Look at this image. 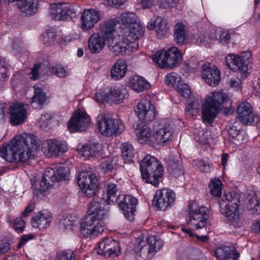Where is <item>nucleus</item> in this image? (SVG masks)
Instances as JSON below:
<instances>
[{
	"instance_id": "obj_7",
	"label": "nucleus",
	"mask_w": 260,
	"mask_h": 260,
	"mask_svg": "<svg viewBox=\"0 0 260 260\" xmlns=\"http://www.w3.org/2000/svg\"><path fill=\"white\" fill-rule=\"evenodd\" d=\"M97 124L100 133L106 137L119 135L124 131L125 128L120 120L103 115L98 117Z\"/></svg>"
},
{
	"instance_id": "obj_27",
	"label": "nucleus",
	"mask_w": 260,
	"mask_h": 260,
	"mask_svg": "<svg viewBox=\"0 0 260 260\" xmlns=\"http://www.w3.org/2000/svg\"><path fill=\"white\" fill-rule=\"evenodd\" d=\"M215 256L221 260H238L240 253L234 246L218 247L215 251Z\"/></svg>"
},
{
	"instance_id": "obj_5",
	"label": "nucleus",
	"mask_w": 260,
	"mask_h": 260,
	"mask_svg": "<svg viewBox=\"0 0 260 260\" xmlns=\"http://www.w3.org/2000/svg\"><path fill=\"white\" fill-rule=\"evenodd\" d=\"M240 195L236 192L224 194L218 203L221 213L226 217L229 221L238 225L240 214L238 209L240 206Z\"/></svg>"
},
{
	"instance_id": "obj_14",
	"label": "nucleus",
	"mask_w": 260,
	"mask_h": 260,
	"mask_svg": "<svg viewBox=\"0 0 260 260\" xmlns=\"http://www.w3.org/2000/svg\"><path fill=\"white\" fill-rule=\"evenodd\" d=\"M134 110L142 122L145 123L153 120L156 115L154 106L147 99L140 100Z\"/></svg>"
},
{
	"instance_id": "obj_56",
	"label": "nucleus",
	"mask_w": 260,
	"mask_h": 260,
	"mask_svg": "<svg viewBox=\"0 0 260 260\" xmlns=\"http://www.w3.org/2000/svg\"><path fill=\"white\" fill-rule=\"evenodd\" d=\"M68 168L64 167H59L55 170L56 176L57 177V182L61 180H66L68 174Z\"/></svg>"
},
{
	"instance_id": "obj_30",
	"label": "nucleus",
	"mask_w": 260,
	"mask_h": 260,
	"mask_svg": "<svg viewBox=\"0 0 260 260\" xmlns=\"http://www.w3.org/2000/svg\"><path fill=\"white\" fill-rule=\"evenodd\" d=\"M167 61L164 65L168 66V68H173L177 66L182 60L181 52L176 47H172L168 50H165Z\"/></svg>"
},
{
	"instance_id": "obj_15",
	"label": "nucleus",
	"mask_w": 260,
	"mask_h": 260,
	"mask_svg": "<svg viewBox=\"0 0 260 260\" xmlns=\"http://www.w3.org/2000/svg\"><path fill=\"white\" fill-rule=\"evenodd\" d=\"M90 119L85 113L75 112L68 123V129L71 133L82 132L88 126Z\"/></svg>"
},
{
	"instance_id": "obj_40",
	"label": "nucleus",
	"mask_w": 260,
	"mask_h": 260,
	"mask_svg": "<svg viewBox=\"0 0 260 260\" xmlns=\"http://www.w3.org/2000/svg\"><path fill=\"white\" fill-rule=\"evenodd\" d=\"M213 37V35L208 32H205L204 34L194 35L193 36V41L199 45L210 47L214 41Z\"/></svg>"
},
{
	"instance_id": "obj_58",
	"label": "nucleus",
	"mask_w": 260,
	"mask_h": 260,
	"mask_svg": "<svg viewBox=\"0 0 260 260\" xmlns=\"http://www.w3.org/2000/svg\"><path fill=\"white\" fill-rule=\"evenodd\" d=\"M93 99L98 103H102L105 101L108 102L107 93L104 92L103 90H99L96 92Z\"/></svg>"
},
{
	"instance_id": "obj_28",
	"label": "nucleus",
	"mask_w": 260,
	"mask_h": 260,
	"mask_svg": "<svg viewBox=\"0 0 260 260\" xmlns=\"http://www.w3.org/2000/svg\"><path fill=\"white\" fill-rule=\"evenodd\" d=\"M39 0H21L16 5L18 9L25 16L33 15L38 10Z\"/></svg>"
},
{
	"instance_id": "obj_8",
	"label": "nucleus",
	"mask_w": 260,
	"mask_h": 260,
	"mask_svg": "<svg viewBox=\"0 0 260 260\" xmlns=\"http://www.w3.org/2000/svg\"><path fill=\"white\" fill-rule=\"evenodd\" d=\"M101 220L92 215H87L84 217L80 227V233L83 237L92 238L102 233L104 228Z\"/></svg>"
},
{
	"instance_id": "obj_3",
	"label": "nucleus",
	"mask_w": 260,
	"mask_h": 260,
	"mask_svg": "<svg viewBox=\"0 0 260 260\" xmlns=\"http://www.w3.org/2000/svg\"><path fill=\"white\" fill-rule=\"evenodd\" d=\"M140 234L136 238L133 245V250L137 256L145 260H149L153 257L156 252L159 250L162 246V241L157 239L154 236L145 237Z\"/></svg>"
},
{
	"instance_id": "obj_50",
	"label": "nucleus",
	"mask_w": 260,
	"mask_h": 260,
	"mask_svg": "<svg viewBox=\"0 0 260 260\" xmlns=\"http://www.w3.org/2000/svg\"><path fill=\"white\" fill-rule=\"evenodd\" d=\"M53 117L50 114L45 113L42 114L38 120L39 126L45 131L52 123Z\"/></svg>"
},
{
	"instance_id": "obj_39",
	"label": "nucleus",
	"mask_w": 260,
	"mask_h": 260,
	"mask_svg": "<svg viewBox=\"0 0 260 260\" xmlns=\"http://www.w3.org/2000/svg\"><path fill=\"white\" fill-rule=\"evenodd\" d=\"M102 148V146L100 143H93L83 146L81 151L82 155L85 157H93L98 154Z\"/></svg>"
},
{
	"instance_id": "obj_47",
	"label": "nucleus",
	"mask_w": 260,
	"mask_h": 260,
	"mask_svg": "<svg viewBox=\"0 0 260 260\" xmlns=\"http://www.w3.org/2000/svg\"><path fill=\"white\" fill-rule=\"evenodd\" d=\"M165 82L167 85H172L175 89L182 82L181 78L174 72L168 74L165 78Z\"/></svg>"
},
{
	"instance_id": "obj_21",
	"label": "nucleus",
	"mask_w": 260,
	"mask_h": 260,
	"mask_svg": "<svg viewBox=\"0 0 260 260\" xmlns=\"http://www.w3.org/2000/svg\"><path fill=\"white\" fill-rule=\"evenodd\" d=\"M238 118L241 121L246 124H251L254 122V116L251 105L246 102H242L237 109Z\"/></svg>"
},
{
	"instance_id": "obj_63",
	"label": "nucleus",
	"mask_w": 260,
	"mask_h": 260,
	"mask_svg": "<svg viewBox=\"0 0 260 260\" xmlns=\"http://www.w3.org/2000/svg\"><path fill=\"white\" fill-rule=\"evenodd\" d=\"M40 68L41 64H36L31 69V71L30 72V74L31 75V78L34 80H36L39 78L40 76L39 70H40Z\"/></svg>"
},
{
	"instance_id": "obj_34",
	"label": "nucleus",
	"mask_w": 260,
	"mask_h": 260,
	"mask_svg": "<svg viewBox=\"0 0 260 260\" xmlns=\"http://www.w3.org/2000/svg\"><path fill=\"white\" fill-rule=\"evenodd\" d=\"M247 198V208L249 214L257 215L260 213V192H253Z\"/></svg>"
},
{
	"instance_id": "obj_52",
	"label": "nucleus",
	"mask_w": 260,
	"mask_h": 260,
	"mask_svg": "<svg viewBox=\"0 0 260 260\" xmlns=\"http://www.w3.org/2000/svg\"><path fill=\"white\" fill-rule=\"evenodd\" d=\"M200 255V251L198 249H188L185 252L184 257L182 260H200L199 258Z\"/></svg>"
},
{
	"instance_id": "obj_23",
	"label": "nucleus",
	"mask_w": 260,
	"mask_h": 260,
	"mask_svg": "<svg viewBox=\"0 0 260 260\" xmlns=\"http://www.w3.org/2000/svg\"><path fill=\"white\" fill-rule=\"evenodd\" d=\"M119 33L122 36L125 37V40L131 43L137 44V41L142 37L144 30L140 25H136V26L129 28H122L119 30Z\"/></svg>"
},
{
	"instance_id": "obj_18",
	"label": "nucleus",
	"mask_w": 260,
	"mask_h": 260,
	"mask_svg": "<svg viewBox=\"0 0 260 260\" xmlns=\"http://www.w3.org/2000/svg\"><path fill=\"white\" fill-rule=\"evenodd\" d=\"M154 127L153 137L158 143L165 144L172 139L173 129L170 123L161 122L155 125Z\"/></svg>"
},
{
	"instance_id": "obj_60",
	"label": "nucleus",
	"mask_w": 260,
	"mask_h": 260,
	"mask_svg": "<svg viewBox=\"0 0 260 260\" xmlns=\"http://www.w3.org/2000/svg\"><path fill=\"white\" fill-rule=\"evenodd\" d=\"M67 7L69 8V10L67 11L66 12H62L63 15L66 17V20L69 19H72L76 18L77 16V12L75 11L73 6L67 5Z\"/></svg>"
},
{
	"instance_id": "obj_12",
	"label": "nucleus",
	"mask_w": 260,
	"mask_h": 260,
	"mask_svg": "<svg viewBox=\"0 0 260 260\" xmlns=\"http://www.w3.org/2000/svg\"><path fill=\"white\" fill-rule=\"evenodd\" d=\"M176 196L173 191L164 188L155 192L152 205L157 209L165 211L174 204Z\"/></svg>"
},
{
	"instance_id": "obj_64",
	"label": "nucleus",
	"mask_w": 260,
	"mask_h": 260,
	"mask_svg": "<svg viewBox=\"0 0 260 260\" xmlns=\"http://www.w3.org/2000/svg\"><path fill=\"white\" fill-rule=\"evenodd\" d=\"M47 37L50 43H54L59 40V36L57 35L56 32L52 30H48L47 33Z\"/></svg>"
},
{
	"instance_id": "obj_6",
	"label": "nucleus",
	"mask_w": 260,
	"mask_h": 260,
	"mask_svg": "<svg viewBox=\"0 0 260 260\" xmlns=\"http://www.w3.org/2000/svg\"><path fill=\"white\" fill-rule=\"evenodd\" d=\"M208 209L194 202L188 206V224L191 225L193 229H201L205 226L208 219Z\"/></svg>"
},
{
	"instance_id": "obj_54",
	"label": "nucleus",
	"mask_w": 260,
	"mask_h": 260,
	"mask_svg": "<svg viewBox=\"0 0 260 260\" xmlns=\"http://www.w3.org/2000/svg\"><path fill=\"white\" fill-rule=\"evenodd\" d=\"M199 108V104L198 101H193L189 103L187 106L185 112L186 114L191 117H193L197 114Z\"/></svg>"
},
{
	"instance_id": "obj_44",
	"label": "nucleus",
	"mask_w": 260,
	"mask_h": 260,
	"mask_svg": "<svg viewBox=\"0 0 260 260\" xmlns=\"http://www.w3.org/2000/svg\"><path fill=\"white\" fill-rule=\"evenodd\" d=\"M155 31L157 35L160 36L165 35L169 30V26L166 20L161 17H157L155 19Z\"/></svg>"
},
{
	"instance_id": "obj_48",
	"label": "nucleus",
	"mask_w": 260,
	"mask_h": 260,
	"mask_svg": "<svg viewBox=\"0 0 260 260\" xmlns=\"http://www.w3.org/2000/svg\"><path fill=\"white\" fill-rule=\"evenodd\" d=\"M122 39L121 41L118 42L120 48L122 50V55L129 53L133 49H136L138 46V44H133L125 40V37L122 36Z\"/></svg>"
},
{
	"instance_id": "obj_37",
	"label": "nucleus",
	"mask_w": 260,
	"mask_h": 260,
	"mask_svg": "<svg viewBox=\"0 0 260 260\" xmlns=\"http://www.w3.org/2000/svg\"><path fill=\"white\" fill-rule=\"evenodd\" d=\"M119 24V21L117 18L108 20L101 25V30L108 39H112L116 25Z\"/></svg>"
},
{
	"instance_id": "obj_2",
	"label": "nucleus",
	"mask_w": 260,
	"mask_h": 260,
	"mask_svg": "<svg viewBox=\"0 0 260 260\" xmlns=\"http://www.w3.org/2000/svg\"><path fill=\"white\" fill-rule=\"evenodd\" d=\"M231 102L223 92H215L202 106V119L208 123L213 122L222 108L230 106Z\"/></svg>"
},
{
	"instance_id": "obj_57",
	"label": "nucleus",
	"mask_w": 260,
	"mask_h": 260,
	"mask_svg": "<svg viewBox=\"0 0 260 260\" xmlns=\"http://www.w3.org/2000/svg\"><path fill=\"white\" fill-rule=\"evenodd\" d=\"M101 168L104 173H107L112 170V160L110 158H107L104 160L101 165Z\"/></svg>"
},
{
	"instance_id": "obj_29",
	"label": "nucleus",
	"mask_w": 260,
	"mask_h": 260,
	"mask_svg": "<svg viewBox=\"0 0 260 260\" xmlns=\"http://www.w3.org/2000/svg\"><path fill=\"white\" fill-rule=\"evenodd\" d=\"M34 95L29 101L31 107L36 109H41L47 103V97L43 91L42 86L40 84H35L34 86Z\"/></svg>"
},
{
	"instance_id": "obj_22",
	"label": "nucleus",
	"mask_w": 260,
	"mask_h": 260,
	"mask_svg": "<svg viewBox=\"0 0 260 260\" xmlns=\"http://www.w3.org/2000/svg\"><path fill=\"white\" fill-rule=\"evenodd\" d=\"M94 198L89 207L90 212L88 215H92L95 218L102 220L107 215L108 210L105 208L104 201L102 199L93 196Z\"/></svg>"
},
{
	"instance_id": "obj_20",
	"label": "nucleus",
	"mask_w": 260,
	"mask_h": 260,
	"mask_svg": "<svg viewBox=\"0 0 260 260\" xmlns=\"http://www.w3.org/2000/svg\"><path fill=\"white\" fill-rule=\"evenodd\" d=\"M10 121L13 125L24 123L27 118V112L23 103H15L9 108Z\"/></svg>"
},
{
	"instance_id": "obj_24",
	"label": "nucleus",
	"mask_w": 260,
	"mask_h": 260,
	"mask_svg": "<svg viewBox=\"0 0 260 260\" xmlns=\"http://www.w3.org/2000/svg\"><path fill=\"white\" fill-rule=\"evenodd\" d=\"M106 40L103 35L94 33L88 39V49L92 54L100 53L105 46Z\"/></svg>"
},
{
	"instance_id": "obj_35",
	"label": "nucleus",
	"mask_w": 260,
	"mask_h": 260,
	"mask_svg": "<svg viewBox=\"0 0 260 260\" xmlns=\"http://www.w3.org/2000/svg\"><path fill=\"white\" fill-rule=\"evenodd\" d=\"M118 190L117 185L114 183L107 182L105 185L104 194L106 196L105 198L108 204H114L117 201Z\"/></svg>"
},
{
	"instance_id": "obj_59",
	"label": "nucleus",
	"mask_w": 260,
	"mask_h": 260,
	"mask_svg": "<svg viewBox=\"0 0 260 260\" xmlns=\"http://www.w3.org/2000/svg\"><path fill=\"white\" fill-rule=\"evenodd\" d=\"M5 59L0 56V82L5 80L7 76V68L6 67Z\"/></svg>"
},
{
	"instance_id": "obj_49",
	"label": "nucleus",
	"mask_w": 260,
	"mask_h": 260,
	"mask_svg": "<svg viewBox=\"0 0 260 260\" xmlns=\"http://www.w3.org/2000/svg\"><path fill=\"white\" fill-rule=\"evenodd\" d=\"M222 183L218 179H215L210 181L209 185L210 191L214 197H219L221 194Z\"/></svg>"
},
{
	"instance_id": "obj_43",
	"label": "nucleus",
	"mask_w": 260,
	"mask_h": 260,
	"mask_svg": "<svg viewBox=\"0 0 260 260\" xmlns=\"http://www.w3.org/2000/svg\"><path fill=\"white\" fill-rule=\"evenodd\" d=\"M168 170L175 177H178L183 174L178 158L171 157L169 159Z\"/></svg>"
},
{
	"instance_id": "obj_38",
	"label": "nucleus",
	"mask_w": 260,
	"mask_h": 260,
	"mask_svg": "<svg viewBox=\"0 0 260 260\" xmlns=\"http://www.w3.org/2000/svg\"><path fill=\"white\" fill-rule=\"evenodd\" d=\"M45 145L50 155H56V147H59V150L61 152H66L67 150V144L65 142L56 140H47Z\"/></svg>"
},
{
	"instance_id": "obj_11",
	"label": "nucleus",
	"mask_w": 260,
	"mask_h": 260,
	"mask_svg": "<svg viewBox=\"0 0 260 260\" xmlns=\"http://www.w3.org/2000/svg\"><path fill=\"white\" fill-rule=\"evenodd\" d=\"M251 59V53L249 51H246L239 55H228L225 57V62L231 70L246 73L248 70V67Z\"/></svg>"
},
{
	"instance_id": "obj_51",
	"label": "nucleus",
	"mask_w": 260,
	"mask_h": 260,
	"mask_svg": "<svg viewBox=\"0 0 260 260\" xmlns=\"http://www.w3.org/2000/svg\"><path fill=\"white\" fill-rule=\"evenodd\" d=\"M178 92L184 98L188 99L191 95V89L189 85L183 82L176 88Z\"/></svg>"
},
{
	"instance_id": "obj_55",
	"label": "nucleus",
	"mask_w": 260,
	"mask_h": 260,
	"mask_svg": "<svg viewBox=\"0 0 260 260\" xmlns=\"http://www.w3.org/2000/svg\"><path fill=\"white\" fill-rule=\"evenodd\" d=\"M194 165L197 166L201 172L209 173L211 171L210 165L203 160H197L193 161Z\"/></svg>"
},
{
	"instance_id": "obj_53",
	"label": "nucleus",
	"mask_w": 260,
	"mask_h": 260,
	"mask_svg": "<svg viewBox=\"0 0 260 260\" xmlns=\"http://www.w3.org/2000/svg\"><path fill=\"white\" fill-rule=\"evenodd\" d=\"M54 260H75V254L72 250L60 251L56 254Z\"/></svg>"
},
{
	"instance_id": "obj_9",
	"label": "nucleus",
	"mask_w": 260,
	"mask_h": 260,
	"mask_svg": "<svg viewBox=\"0 0 260 260\" xmlns=\"http://www.w3.org/2000/svg\"><path fill=\"white\" fill-rule=\"evenodd\" d=\"M57 178L56 176L55 170L52 168L47 169L42 177L41 179L39 180L36 177L31 180V189L32 192L37 197L40 194L47 190L52 182H57Z\"/></svg>"
},
{
	"instance_id": "obj_62",
	"label": "nucleus",
	"mask_w": 260,
	"mask_h": 260,
	"mask_svg": "<svg viewBox=\"0 0 260 260\" xmlns=\"http://www.w3.org/2000/svg\"><path fill=\"white\" fill-rule=\"evenodd\" d=\"M219 38H217L219 40V42L222 44H225L230 39V34L227 31H221L218 32Z\"/></svg>"
},
{
	"instance_id": "obj_26",
	"label": "nucleus",
	"mask_w": 260,
	"mask_h": 260,
	"mask_svg": "<svg viewBox=\"0 0 260 260\" xmlns=\"http://www.w3.org/2000/svg\"><path fill=\"white\" fill-rule=\"evenodd\" d=\"M51 220V213L47 210H43L33 217L31 224L34 228L44 229L49 227Z\"/></svg>"
},
{
	"instance_id": "obj_10",
	"label": "nucleus",
	"mask_w": 260,
	"mask_h": 260,
	"mask_svg": "<svg viewBox=\"0 0 260 260\" xmlns=\"http://www.w3.org/2000/svg\"><path fill=\"white\" fill-rule=\"evenodd\" d=\"M77 182L85 196L90 198L95 196L98 187V179L94 173L89 171L80 172L77 178Z\"/></svg>"
},
{
	"instance_id": "obj_25",
	"label": "nucleus",
	"mask_w": 260,
	"mask_h": 260,
	"mask_svg": "<svg viewBox=\"0 0 260 260\" xmlns=\"http://www.w3.org/2000/svg\"><path fill=\"white\" fill-rule=\"evenodd\" d=\"M108 101L116 104L122 103L124 99L128 96L125 88L120 86H114L110 89L107 93Z\"/></svg>"
},
{
	"instance_id": "obj_46",
	"label": "nucleus",
	"mask_w": 260,
	"mask_h": 260,
	"mask_svg": "<svg viewBox=\"0 0 260 260\" xmlns=\"http://www.w3.org/2000/svg\"><path fill=\"white\" fill-rule=\"evenodd\" d=\"M152 59L154 63L161 68H168V66L164 63L167 61V57L165 50L157 51L152 56Z\"/></svg>"
},
{
	"instance_id": "obj_17",
	"label": "nucleus",
	"mask_w": 260,
	"mask_h": 260,
	"mask_svg": "<svg viewBox=\"0 0 260 260\" xmlns=\"http://www.w3.org/2000/svg\"><path fill=\"white\" fill-rule=\"evenodd\" d=\"M201 76L205 81L210 85H217L220 80V72L213 64L207 62L202 67Z\"/></svg>"
},
{
	"instance_id": "obj_36",
	"label": "nucleus",
	"mask_w": 260,
	"mask_h": 260,
	"mask_svg": "<svg viewBox=\"0 0 260 260\" xmlns=\"http://www.w3.org/2000/svg\"><path fill=\"white\" fill-rule=\"evenodd\" d=\"M120 19L121 24L119 26V30L122 28H129L130 27L136 26V25H140L137 22V16L136 14L132 12H124L120 15Z\"/></svg>"
},
{
	"instance_id": "obj_61",
	"label": "nucleus",
	"mask_w": 260,
	"mask_h": 260,
	"mask_svg": "<svg viewBox=\"0 0 260 260\" xmlns=\"http://www.w3.org/2000/svg\"><path fill=\"white\" fill-rule=\"evenodd\" d=\"M24 221L21 218H17L14 223L15 230L18 232H22L24 228Z\"/></svg>"
},
{
	"instance_id": "obj_31",
	"label": "nucleus",
	"mask_w": 260,
	"mask_h": 260,
	"mask_svg": "<svg viewBox=\"0 0 260 260\" xmlns=\"http://www.w3.org/2000/svg\"><path fill=\"white\" fill-rule=\"evenodd\" d=\"M127 83L133 90L138 92L143 91L149 87V83L139 76L129 77Z\"/></svg>"
},
{
	"instance_id": "obj_32",
	"label": "nucleus",
	"mask_w": 260,
	"mask_h": 260,
	"mask_svg": "<svg viewBox=\"0 0 260 260\" xmlns=\"http://www.w3.org/2000/svg\"><path fill=\"white\" fill-rule=\"evenodd\" d=\"M127 70L125 61L118 60L111 69V77L115 81L120 80L125 76Z\"/></svg>"
},
{
	"instance_id": "obj_45",
	"label": "nucleus",
	"mask_w": 260,
	"mask_h": 260,
	"mask_svg": "<svg viewBox=\"0 0 260 260\" xmlns=\"http://www.w3.org/2000/svg\"><path fill=\"white\" fill-rule=\"evenodd\" d=\"M137 132L138 140L141 144L147 143L149 141L151 133L150 129L147 126H143Z\"/></svg>"
},
{
	"instance_id": "obj_13",
	"label": "nucleus",
	"mask_w": 260,
	"mask_h": 260,
	"mask_svg": "<svg viewBox=\"0 0 260 260\" xmlns=\"http://www.w3.org/2000/svg\"><path fill=\"white\" fill-rule=\"evenodd\" d=\"M116 203L122 211L124 217L129 221L134 219V213L138 203V200L129 195L121 194L118 196Z\"/></svg>"
},
{
	"instance_id": "obj_16",
	"label": "nucleus",
	"mask_w": 260,
	"mask_h": 260,
	"mask_svg": "<svg viewBox=\"0 0 260 260\" xmlns=\"http://www.w3.org/2000/svg\"><path fill=\"white\" fill-rule=\"evenodd\" d=\"M120 250L118 241L112 237H108L99 242L98 253L105 257L116 256L119 255Z\"/></svg>"
},
{
	"instance_id": "obj_1",
	"label": "nucleus",
	"mask_w": 260,
	"mask_h": 260,
	"mask_svg": "<svg viewBox=\"0 0 260 260\" xmlns=\"http://www.w3.org/2000/svg\"><path fill=\"white\" fill-rule=\"evenodd\" d=\"M37 145L38 140L34 135H18L12 140L11 144L0 148V157L10 162H26L32 157L31 149ZM4 172L1 170L0 176Z\"/></svg>"
},
{
	"instance_id": "obj_42",
	"label": "nucleus",
	"mask_w": 260,
	"mask_h": 260,
	"mask_svg": "<svg viewBox=\"0 0 260 260\" xmlns=\"http://www.w3.org/2000/svg\"><path fill=\"white\" fill-rule=\"evenodd\" d=\"M121 150L124 163L132 162L135 153V149L132 145L128 142L124 143L121 145Z\"/></svg>"
},
{
	"instance_id": "obj_41",
	"label": "nucleus",
	"mask_w": 260,
	"mask_h": 260,
	"mask_svg": "<svg viewBox=\"0 0 260 260\" xmlns=\"http://www.w3.org/2000/svg\"><path fill=\"white\" fill-rule=\"evenodd\" d=\"M174 37L176 43L178 45H183L186 41L185 26L182 23H177L175 25L174 30Z\"/></svg>"
},
{
	"instance_id": "obj_33",
	"label": "nucleus",
	"mask_w": 260,
	"mask_h": 260,
	"mask_svg": "<svg viewBox=\"0 0 260 260\" xmlns=\"http://www.w3.org/2000/svg\"><path fill=\"white\" fill-rule=\"evenodd\" d=\"M67 4L64 3H54L50 6V14L51 18L56 20H64L66 17L62 12L69 11Z\"/></svg>"
},
{
	"instance_id": "obj_4",
	"label": "nucleus",
	"mask_w": 260,
	"mask_h": 260,
	"mask_svg": "<svg viewBox=\"0 0 260 260\" xmlns=\"http://www.w3.org/2000/svg\"><path fill=\"white\" fill-rule=\"evenodd\" d=\"M140 165L143 180L157 187L162 178L164 170L162 165L158 164L155 157L150 155L143 158Z\"/></svg>"
},
{
	"instance_id": "obj_19",
	"label": "nucleus",
	"mask_w": 260,
	"mask_h": 260,
	"mask_svg": "<svg viewBox=\"0 0 260 260\" xmlns=\"http://www.w3.org/2000/svg\"><path fill=\"white\" fill-rule=\"evenodd\" d=\"M101 19L99 10L94 9L84 10L81 17V28L84 30L91 29Z\"/></svg>"
}]
</instances>
